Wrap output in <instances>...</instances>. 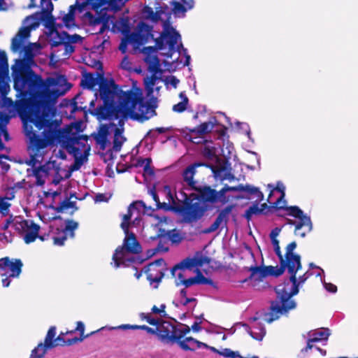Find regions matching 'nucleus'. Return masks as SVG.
Segmentation results:
<instances>
[{
    "instance_id": "obj_1",
    "label": "nucleus",
    "mask_w": 358,
    "mask_h": 358,
    "mask_svg": "<svg viewBox=\"0 0 358 358\" xmlns=\"http://www.w3.org/2000/svg\"><path fill=\"white\" fill-rule=\"evenodd\" d=\"M58 97L54 99L50 111L40 110V112L35 114L31 127L33 136H26L31 144V159L28 164L32 166L27 169V176L33 178L32 182L36 185H43L50 177L52 178V182L57 185L63 179V173L66 172L56 161H49L44 165L36 167L37 164L43 161L45 154L44 150L48 146L59 144L74 157L77 163H83L86 160L90 150L87 138L79 134L82 131V122L72 123L66 129H62L59 121L51 120L55 114V105Z\"/></svg>"
},
{
    "instance_id": "obj_2",
    "label": "nucleus",
    "mask_w": 358,
    "mask_h": 358,
    "mask_svg": "<svg viewBox=\"0 0 358 358\" xmlns=\"http://www.w3.org/2000/svg\"><path fill=\"white\" fill-rule=\"evenodd\" d=\"M101 94L105 107L116 119L129 117L143 122L155 115V107L144 101L142 90L136 85L124 91L114 81H106L101 86Z\"/></svg>"
},
{
    "instance_id": "obj_3",
    "label": "nucleus",
    "mask_w": 358,
    "mask_h": 358,
    "mask_svg": "<svg viewBox=\"0 0 358 358\" xmlns=\"http://www.w3.org/2000/svg\"><path fill=\"white\" fill-rule=\"evenodd\" d=\"M271 240L274 251L280 259V264L284 268H287L290 278L289 282L276 286L277 299L272 302L271 313L266 315L264 318V320L268 323H271L278 319L280 315L285 313L296 307V303L290 298L299 292V285L304 282L308 278V275L305 273L299 277V281L297 282L296 273L301 268V257L294 252L296 248V243L292 242L287 245L285 258H283L279 241L276 238H271Z\"/></svg>"
},
{
    "instance_id": "obj_4",
    "label": "nucleus",
    "mask_w": 358,
    "mask_h": 358,
    "mask_svg": "<svg viewBox=\"0 0 358 358\" xmlns=\"http://www.w3.org/2000/svg\"><path fill=\"white\" fill-rule=\"evenodd\" d=\"M142 206L143 203L141 201L130 204L127 213L123 217L121 227L124 231L125 238L122 247H118L113 256V261L115 268L131 266L136 261L134 255L138 254L141 251V245L136 240L134 234L129 232L128 228L129 225V221L132 218H134L133 224H139L141 214L138 207Z\"/></svg>"
},
{
    "instance_id": "obj_5",
    "label": "nucleus",
    "mask_w": 358,
    "mask_h": 358,
    "mask_svg": "<svg viewBox=\"0 0 358 358\" xmlns=\"http://www.w3.org/2000/svg\"><path fill=\"white\" fill-rule=\"evenodd\" d=\"M161 192L166 196L167 202L160 203L155 190L150 189L149 191L150 194L156 202L157 208L173 210L180 214L185 222H195L203 216L204 209L199 203L190 204L189 203V198L186 193L183 192L173 193L171 187L168 185H165Z\"/></svg>"
},
{
    "instance_id": "obj_6",
    "label": "nucleus",
    "mask_w": 358,
    "mask_h": 358,
    "mask_svg": "<svg viewBox=\"0 0 358 358\" xmlns=\"http://www.w3.org/2000/svg\"><path fill=\"white\" fill-rule=\"evenodd\" d=\"M241 191H246L251 194H257L258 200H263L264 195L262 192L257 188L248 185L245 187L241 185L238 186L230 187L225 185L220 191H216L210 187H203L201 189L200 194L203 199L207 202L214 204L224 205L230 200L231 196L228 194V192Z\"/></svg>"
},
{
    "instance_id": "obj_7",
    "label": "nucleus",
    "mask_w": 358,
    "mask_h": 358,
    "mask_svg": "<svg viewBox=\"0 0 358 358\" xmlns=\"http://www.w3.org/2000/svg\"><path fill=\"white\" fill-rule=\"evenodd\" d=\"M157 48L159 50L169 48L167 56L171 57L174 52H178L180 55H183L185 58L184 66H189L191 60L190 55L187 54L186 48L182 47L180 35L173 28L167 27L162 33L159 40L157 41Z\"/></svg>"
},
{
    "instance_id": "obj_8",
    "label": "nucleus",
    "mask_w": 358,
    "mask_h": 358,
    "mask_svg": "<svg viewBox=\"0 0 358 358\" xmlns=\"http://www.w3.org/2000/svg\"><path fill=\"white\" fill-rule=\"evenodd\" d=\"M6 227L12 228L21 234L27 244L34 242L37 238L42 241L45 240L44 236L39 235V225L31 220H26L22 217H10L7 220Z\"/></svg>"
},
{
    "instance_id": "obj_9",
    "label": "nucleus",
    "mask_w": 358,
    "mask_h": 358,
    "mask_svg": "<svg viewBox=\"0 0 358 358\" xmlns=\"http://www.w3.org/2000/svg\"><path fill=\"white\" fill-rule=\"evenodd\" d=\"M210 259L201 255H196L193 258H187L181 262L179 264L175 266L172 269V275L176 278V285H182L185 280L186 270L196 268V272H199V268L203 266H208Z\"/></svg>"
},
{
    "instance_id": "obj_10",
    "label": "nucleus",
    "mask_w": 358,
    "mask_h": 358,
    "mask_svg": "<svg viewBox=\"0 0 358 358\" xmlns=\"http://www.w3.org/2000/svg\"><path fill=\"white\" fill-rule=\"evenodd\" d=\"M56 334V329L55 327H52L48 331L46 335L44 344L40 343L38 346L32 350L31 358H41L45 355L46 350L48 348H51L57 345H63L64 344L71 345L73 344L78 341H83V338H73L69 339L68 341H64L62 336L59 335L55 341H53L54 337Z\"/></svg>"
},
{
    "instance_id": "obj_11",
    "label": "nucleus",
    "mask_w": 358,
    "mask_h": 358,
    "mask_svg": "<svg viewBox=\"0 0 358 358\" xmlns=\"http://www.w3.org/2000/svg\"><path fill=\"white\" fill-rule=\"evenodd\" d=\"M287 215L293 216L297 220L287 219V224H294V233L296 236L304 237L306 233L312 230L310 218L303 214V212L297 206H290L285 208Z\"/></svg>"
},
{
    "instance_id": "obj_12",
    "label": "nucleus",
    "mask_w": 358,
    "mask_h": 358,
    "mask_svg": "<svg viewBox=\"0 0 358 358\" xmlns=\"http://www.w3.org/2000/svg\"><path fill=\"white\" fill-rule=\"evenodd\" d=\"M83 38L78 34H73L67 38V41L52 48L51 61L62 60L68 58L75 50L73 44L82 42Z\"/></svg>"
},
{
    "instance_id": "obj_13",
    "label": "nucleus",
    "mask_w": 358,
    "mask_h": 358,
    "mask_svg": "<svg viewBox=\"0 0 358 358\" xmlns=\"http://www.w3.org/2000/svg\"><path fill=\"white\" fill-rule=\"evenodd\" d=\"M157 336L162 342L166 344L176 343L177 338H182V334H178L177 329L166 321H160L157 325Z\"/></svg>"
},
{
    "instance_id": "obj_14",
    "label": "nucleus",
    "mask_w": 358,
    "mask_h": 358,
    "mask_svg": "<svg viewBox=\"0 0 358 358\" xmlns=\"http://www.w3.org/2000/svg\"><path fill=\"white\" fill-rule=\"evenodd\" d=\"M23 264L20 259L8 257L1 258L0 259V275L12 278H17L21 271Z\"/></svg>"
},
{
    "instance_id": "obj_15",
    "label": "nucleus",
    "mask_w": 358,
    "mask_h": 358,
    "mask_svg": "<svg viewBox=\"0 0 358 358\" xmlns=\"http://www.w3.org/2000/svg\"><path fill=\"white\" fill-rule=\"evenodd\" d=\"M151 29L149 26L144 23H139L137 27V30L131 34L127 35L129 43L134 46V48H138L141 45L145 43L148 40L150 36Z\"/></svg>"
},
{
    "instance_id": "obj_16",
    "label": "nucleus",
    "mask_w": 358,
    "mask_h": 358,
    "mask_svg": "<svg viewBox=\"0 0 358 358\" xmlns=\"http://www.w3.org/2000/svg\"><path fill=\"white\" fill-rule=\"evenodd\" d=\"M210 167L213 173V176L216 180H233L235 177L231 172V168L229 164L222 160H217V162L214 164H208L206 165Z\"/></svg>"
},
{
    "instance_id": "obj_17",
    "label": "nucleus",
    "mask_w": 358,
    "mask_h": 358,
    "mask_svg": "<svg viewBox=\"0 0 358 358\" xmlns=\"http://www.w3.org/2000/svg\"><path fill=\"white\" fill-rule=\"evenodd\" d=\"M49 23L50 29L49 39L52 48H55L60 43L67 41V38H70L72 36L64 31H59V29L62 28V25L60 22H58L54 20H50Z\"/></svg>"
},
{
    "instance_id": "obj_18",
    "label": "nucleus",
    "mask_w": 358,
    "mask_h": 358,
    "mask_svg": "<svg viewBox=\"0 0 358 358\" xmlns=\"http://www.w3.org/2000/svg\"><path fill=\"white\" fill-rule=\"evenodd\" d=\"M164 264L163 259H158L145 267L144 271L147 273V278L151 284L153 282L158 283L161 281L164 276Z\"/></svg>"
},
{
    "instance_id": "obj_19",
    "label": "nucleus",
    "mask_w": 358,
    "mask_h": 358,
    "mask_svg": "<svg viewBox=\"0 0 358 358\" xmlns=\"http://www.w3.org/2000/svg\"><path fill=\"white\" fill-rule=\"evenodd\" d=\"M285 187L282 182H278L275 188H273L268 197V202L273 207L283 209L286 203L284 199Z\"/></svg>"
},
{
    "instance_id": "obj_20",
    "label": "nucleus",
    "mask_w": 358,
    "mask_h": 358,
    "mask_svg": "<svg viewBox=\"0 0 358 358\" xmlns=\"http://www.w3.org/2000/svg\"><path fill=\"white\" fill-rule=\"evenodd\" d=\"M143 52L147 55L145 58V62L148 65V71L152 74L160 75L162 73L160 62L156 55V48L152 47L145 48Z\"/></svg>"
},
{
    "instance_id": "obj_21",
    "label": "nucleus",
    "mask_w": 358,
    "mask_h": 358,
    "mask_svg": "<svg viewBox=\"0 0 358 358\" xmlns=\"http://www.w3.org/2000/svg\"><path fill=\"white\" fill-rule=\"evenodd\" d=\"M280 265V268L274 266H255L251 267L250 271L251 275L254 278H262L268 275L278 276L280 275L285 270Z\"/></svg>"
},
{
    "instance_id": "obj_22",
    "label": "nucleus",
    "mask_w": 358,
    "mask_h": 358,
    "mask_svg": "<svg viewBox=\"0 0 358 358\" xmlns=\"http://www.w3.org/2000/svg\"><path fill=\"white\" fill-rule=\"evenodd\" d=\"M79 1L78 0L74 6H71L69 13L62 17V21L63 24H61L62 27L64 26L67 29L75 27L76 26L75 22L76 11L82 12L86 6L91 5L87 3L88 0H86V2L83 4H80Z\"/></svg>"
},
{
    "instance_id": "obj_23",
    "label": "nucleus",
    "mask_w": 358,
    "mask_h": 358,
    "mask_svg": "<svg viewBox=\"0 0 358 358\" xmlns=\"http://www.w3.org/2000/svg\"><path fill=\"white\" fill-rule=\"evenodd\" d=\"M330 335L329 329L320 328L310 331L308 333L307 346L304 349L306 352L313 348V343L316 342L327 341Z\"/></svg>"
},
{
    "instance_id": "obj_24",
    "label": "nucleus",
    "mask_w": 358,
    "mask_h": 358,
    "mask_svg": "<svg viewBox=\"0 0 358 358\" xmlns=\"http://www.w3.org/2000/svg\"><path fill=\"white\" fill-rule=\"evenodd\" d=\"M83 21L91 26H99L96 34H103L108 27L103 16L94 15L90 12H86L83 16Z\"/></svg>"
},
{
    "instance_id": "obj_25",
    "label": "nucleus",
    "mask_w": 358,
    "mask_h": 358,
    "mask_svg": "<svg viewBox=\"0 0 358 358\" xmlns=\"http://www.w3.org/2000/svg\"><path fill=\"white\" fill-rule=\"evenodd\" d=\"M176 343H178L181 349L185 351H194L199 348H208L206 343L199 341L192 337H186L184 339L177 338Z\"/></svg>"
},
{
    "instance_id": "obj_26",
    "label": "nucleus",
    "mask_w": 358,
    "mask_h": 358,
    "mask_svg": "<svg viewBox=\"0 0 358 358\" xmlns=\"http://www.w3.org/2000/svg\"><path fill=\"white\" fill-rule=\"evenodd\" d=\"M106 81H114L113 80H107L104 79L103 77H94L92 74L87 73L84 75L82 81L81 85L84 88L87 89H93L96 85H99V95L101 98V86Z\"/></svg>"
},
{
    "instance_id": "obj_27",
    "label": "nucleus",
    "mask_w": 358,
    "mask_h": 358,
    "mask_svg": "<svg viewBox=\"0 0 358 358\" xmlns=\"http://www.w3.org/2000/svg\"><path fill=\"white\" fill-rule=\"evenodd\" d=\"M119 127H116L114 130L113 146V149L115 152L120 150L123 143L126 141V138L123 135L124 131V118L119 117Z\"/></svg>"
},
{
    "instance_id": "obj_28",
    "label": "nucleus",
    "mask_w": 358,
    "mask_h": 358,
    "mask_svg": "<svg viewBox=\"0 0 358 358\" xmlns=\"http://www.w3.org/2000/svg\"><path fill=\"white\" fill-rule=\"evenodd\" d=\"M112 125H101L98 131V133L95 135L94 138L96 144L99 146L101 150H106L108 145H110V142L108 140V135L109 129Z\"/></svg>"
},
{
    "instance_id": "obj_29",
    "label": "nucleus",
    "mask_w": 358,
    "mask_h": 358,
    "mask_svg": "<svg viewBox=\"0 0 358 358\" xmlns=\"http://www.w3.org/2000/svg\"><path fill=\"white\" fill-rule=\"evenodd\" d=\"M24 23L27 24V27L20 29L17 35L25 41L29 36L31 30L36 29L39 23L34 15L27 17Z\"/></svg>"
},
{
    "instance_id": "obj_30",
    "label": "nucleus",
    "mask_w": 358,
    "mask_h": 358,
    "mask_svg": "<svg viewBox=\"0 0 358 358\" xmlns=\"http://www.w3.org/2000/svg\"><path fill=\"white\" fill-rule=\"evenodd\" d=\"M87 3H90L92 8L97 13L99 9L101 11L115 9L117 0H88Z\"/></svg>"
},
{
    "instance_id": "obj_31",
    "label": "nucleus",
    "mask_w": 358,
    "mask_h": 358,
    "mask_svg": "<svg viewBox=\"0 0 358 358\" xmlns=\"http://www.w3.org/2000/svg\"><path fill=\"white\" fill-rule=\"evenodd\" d=\"M245 327V330L250 334V335L255 339L262 341L265 336L266 330L262 324L255 323L249 327L246 324H243Z\"/></svg>"
},
{
    "instance_id": "obj_32",
    "label": "nucleus",
    "mask_w": 358,
    "mask_h": 358,
    "mask_svg": "<svg viewBox=\"0 0 358 358\" xmlns=\"http://www.w3.org/2000/svg\"><path fill=\"white\" fill-rule=\"evenodd\" d=\"M78 227V223L74 221H67L64 231H63L64 235L61 237H55L54 243L57 245H63L64 241L66 240V234L70 233L71 236H73V230Z\"/></svg>"
},
{
    "instance_id": "obj_33",
    "label": "nucleus",
    "mask_w": 358,
    "mask_h": 358,
    "mask_svg": "<svg viewBox=\"0 0 358 358\" xmlns=\"http://www.w3.org/2000/svg\"><path fill=\"white\" fill-rule=\"evenodd\" d=\"M183 3H180L179 2H176L173 3V13L178 16H183L185 13L194 6V1L192 0H189L186 1L185 0H182Z\"/></svg>"
},
{
    "instance_id": "obj_34",
    "label": "nucleus",
    "mask_w": 358,
    "mask_h": 358,
    "mask_svg": "<svg viewBox=\"0 0 358 358\" xmlns=\"http://www.w3.org/2000/svg\"><path fill=\"white\" fill-rule=\"evenodd\" d=\"M231 210V207L222 210L218 215L215 222L210 227L208 231L213 232L217 230L222 224L226 222L227 217Z\"/></svg>"
},
{
    "instance_id": "obj_35",
    "label": "nucleus",
    "mask_w": 358,
    "mask_h": 358,
    "mask_svg": "<svg viewBox=\"0 0 358 358\" xmlns=\"http://www.w3.org/2000/svg\"><path fill=\"white\" fill-rule=\"evenodd\" d=\"M203 270L205 272H206V270L205 268H199V272L197 273V275L195 278H190L188 279H185L183 281V283L182 285H185V287H190L194 284H206L208 283V280L207 278H206L204 276L202 275L201 273V271Z\"/></svg>"
},
{
    "instance_id": "obj_36",
    "label": "nucleus",
    "mask_w": 358,
    "mask_h": 358,
    "mask_svg": "<svg viewBox=\"0 0 358 358\" xmlns=\"http://www.w3.org/2000/svg\"><path fill=\"white\" fill-rule=\"evenodd\" d=\"M176 306H189V308H194L196 306V299L194 298L187 297V293L185 289H182L176 299Z\"/></svg>"
},
{
    "instance_id": "obj_37",
    "label": "nucleus",
    "mask_w": 358,
    "mask_h": 358,
    "mask_svg": "<svg viewBox=\"0 0 358 358\" xmlns=\"http://www.w3.org/2000/svg\"><path fill=\"white\" fill-rule=\"evenodd\" d=\"M179 97L181 101L179 103L174 104L172 107V110L176 113H181L187 109L189 99L186 96L185 92H181L179 94Z\"/></svg>"
},
{
    "instance_id": "obj_38",
    "label": "nucleus",
    "mask_w": 358,
    "mask_h": 358,
    "mask_svg": "<svg viewBox=\"0 0 358 358\" xmlns=\"http://www.w3.org/2000/svg\"><path fill=\"white\" fill-rule=\"evenodd\" d=\"M204 165L202 163H196L193 165L189 166L183 172V178L185 182L189 185L193 183V178L195 174V169L198 166Z\"/></svg>"
},
{
    "instance_id": "obj_39",
    "label": "nucleus",
    "mask_w": 358,
    "mask_h": 358,
    "mask_svg": "<svg viewBox=\"0 0 358 358\" xmlns=\"http://www.w3.org/2000/svg\"><path fill=\"white\" fill-rule=\"evenodd\" d=\"M24 56L29 62H32L34 55L40 51V45L37 43H30L24 48Z\"/></svg>"
},
{
    "instance_id": "obj_40",
    "label": "nucleus",
    "mask_w": 358,
    "mask_h": 358,
    "mask_svg": "<svg viewBox=\"0 0 358 358\" xmlns=\"http://www.w3.org/2000/svg\"><path fill=\"white\" fill-rule=\"evenodd\" d=\"M206 145L203 149V154L204 157L208 159H210L214 162V163L217 162V160H220V159L217 155L216 148L210 146L209 145H213L212 143H206Z\"/></svg>"
},
{
    "instance_id": "obj_41",
    "label": "nucleus",
    "mask_w": 358,
    "mask_h": 358,
    "mask_svg": "<svg viewBox=\"0 0 358 358\" xmlns=\"http://www.w3.org/2000/svg\"><path fill=\"white\" fill-rule=\"evenodd\" d=\"M158 74H152L150 76H148L144 79V84L145 90L148 94H151L154 92V87L159 80Z\"/></svg>"
},
{
    "instance_id": "obj_42",
    "label": "nucleus",
    "mask_w": 358,
    "mask_h": 358,
    "mask_svg": "<svg viewBox=\"0 0 358 358\" xmlns=\"http://www.w3.org/2000/svg\"><path fill=\"white\" fill-rule=\"evenodd\" d=\"M142 13L145 19L150 20L153 22L158 21L161 17L160 12H154L152 8L149 6H145Z\"/></svg>"
},
{
    "instance_id": "obj_43",
    "label": "nucleus",
    "mask_w": 358,
    "mask_h": 358,
    "mask_svg": "<svg viewBox=\"0 0 358 358\" xmlns=\"http://www.w3.org/2000/svg\"><path fill=\"white\" fill-rule=\"evenodd\" d=\"M266 208V203L262 204L261 207H259L258 204H255L249 208L246 212V215L249 217L253 215L262 213Z\"/></svg>"
},
{
    "instance_id": "obj_44",
    "label": "nucleus",
    "mask_w": 358,
    "mask_h": 358,
    "mask_svg": "<svg viewBox=\"0 0 358 358\" xmlns=\"http://www.w3.org/2000/svg\"><path fill=\"white\" fill-rule=\"evenodd\" d=\"M148 222L152 227H155V229L161 231V226L163 224V223L166 222V220L165 217H160L157 215H152L150 217V220Z\"/></svg>"
},
{
    "instance_id": "obj_45",
    "label": "nucleus",
    "mask_w": 358,
    "mask_h": 358,
    "mask_svg": "<svg viewBox=\"0 0 358 358\" xmlns=\"http://www.w3.org/2000/svg\"><path fill=\"white\" fill-rule=\"evenodd\" d=\"M11 206L10 202L4 199L2 196H0V214L2 215H6L10 211V207Z\"/></svg>"
},
{
    "instance_id": "obj_46",
    "label": "nucleus",
    "mask_w": 358,
    "mask_h": 358,
    "mask_svg": "<svg viewBox=\"0 0 358 358\" xmlns=\"http://www.w3.org/2000/svg\"><path fill=\"white\" fill-rule=\"evenodd\" d=\"M213 351L218 353L220 355L224 357H229V358H236L238 357V353L237 352L232 351L229 348H225L221 351H219L215 348H212Z\"/></svg>"
},
{
    "instance_id": "obj_47",
    "label": "nucleus",
    "mask_w": 358,
    "mask_h": 358,
    "mask_svg": "<svg viewBox=\"0 0 358 358\" xmlns=\"http://www.w3.org/2000/svg\"><path fill=\"white\" fill-rule=\"evenodd\" d=\"M24 40L16 35L12 39L11 48L14 52L18 51L24 45Z\"/></svg>"
},
{
    "instance_id": "obj_48",
    "label": "nucleus",
    "mask_w": 358,
    "mask_h": 358,
    "mask_svg": "<svg viewBox=\"0 0 358 358\" xmlns=\"http://www.w3.org/2000/svg\"><path fill=\"white\" fill-rule=\"evenodd\" d=\"M140 317L143 320H146V322L152 325L157 326L161 321L159 319L153 317L151 313H141Z\"/></svg>"
},
{
    "instance_id": "obj_49",
    "label": "nucleus",
    "mask_w": 358,
    "mask_h": 358,
    "mask_svg": "<svg viewBox=\"0 0 358 358\" xmlns=\"http://www.w3.org/2000/svg\"><path fill=\"white\" fill-rule=\"evenodd\" d=\"M40 1V7L45 13H50L53 10V5L51 0H38Z\"/></svg>"
},
{
    "instance_id": "obj_50",
    "label": "nucleus",
    "mask_w": 358,
    "mask_h": 358,
    "mask_svg": "<svg viewBox=\"0 0 358 358\" xmlns=\"http://www.w3.org/2000/svg\"><path fill=\"white\" fill-rule=\"evenodd\" d=\"M73 207V202L70 201L69 199H65L57 206V210L58 212H64Z\"/></svg>"
},
{
    "instance_id": "obj_51",
    "label": "nucleus",
    "mask_w": 358,
    "mask_h": 358,
    "mask_svg": "<svg viewBox=\"0 0 358 358\" xmlns=\"http://www.w3.org/2000/svg\"><path fill=\"white\" fill-rule=\"evenodd\" d=\"M150 162H151V159L149 158L143 159L142 164L141 165L144 166V175L146 174V175L151 176L153 174V171L151 169V168L150 167Z\"/></svg>"
},
{
    "instance_id": "obj_52",
    "label": "nucleus",
    "mask_w": 358,
    "mask_h": 358,
    "mask_svg": "<svg viewBox=\"0 0 358 358\" xmlns=\"http://www.w3.org/2000/svg\"><path fill=\"white\" fill-rule=\"evenodd\" d=\"M165 83L167 85H171L173 87L176 88L179 83V80L176 77L171 76L166 78Z\"/></svg>"
},
{
    "instance_id": "obj_53",
    "label": "nucleus",
    "mask_w": 358,
    "mask_h": 358,
    "mask_svg": "<svg viewBox=\"0 0 358 358\" xmlns=\"http://www.w3.org/2000/svg\"><path fill=\"white\" fill-rule=\"evenodd\" d=\"M213 127V124L210 122H204L200 125L199 131L201 132L206 133L210 131Z\"/></svg>"
},
{
    "instance_id": "obj_54",
    "label": "nucleus",
    "mask_w": 358,
    "mask_h": 358,
    "mask_svg": "<svg viewBox=\"0 0 358 358\" xmlns=\"http://www.w3.org/2000/svg\"><path fill=\"white\" fill-rule=\"evenodd\" d=\"M322 282H323L324 288L329 292L335 293L337 291V287L336 285L331 284V283H327L324 280H322Z\"/></svg>"
},
{
    "instance_id": "obj_55",
    "label": "nucleus",
    "mask_w": 358,
    "mask_h": 358,
    "mask_svg": "<svg viewBox=\"0 0 358 358\" xmlns=\"http://www.w3.org/2000/svg\"><path fill=\"white\" fill-rule=\"evenodd\" d=\"M130 44L129 43L128 38L125 36L121 41L119 49L122 53H125L127 52V45Z\"/></svg>"
},
{
    "instance_id": "obj_56",
    "label": "nucleus",
    "mask_w": 358,
    "mask_h": 358,
    "mask_svg": "<svg viewBox=\"0 0 358 358\" xmlns=\"http://www.w3.org/2000/svg\"><path fill=\"white\" fill-rule=\"evenodd\" d=\"M121 67L125 70H131V64L127 57H124L121 62Z\"/></svg>"
},
{
    "instance_id": "obj_57",
    "label": "nucleus",
    "mask_w": 358,
    "mask_h": 358,
    "mask_svg": "<svg viewBox=\"0 0 358 358\" xmlns=\"http://www.w3.org/2000/svg\"><path fill=\"white\" fill-rule=\"evenodd\" d=\"M165 307L166 306L164 304H162L159 308L157 307L156 306H154L152 308V313H154V314L164 313H165V310H164Z\"/></svg>"
},
{
    "instance_id": "obj_58",
    "label": "nucleus",
    "mask_w": 358,
    "mask_h": 358,
    "mask_svg": "<svg viewBox=\"0 0 358 358\" xmlns=\"http://www.w3.org/2000/svg\"><path fill=\"white\" fill-rule=\"evenodd\" d=\"M4 199H6L7 201L10 202L15 198V194L13 190L9 191L6 193V195L3 196Z\"/></svg>"
},
{
    "instance_id": "obj_59",
    "label": "nucleus",
    "mask_w": 358,
    "mask_h": 358,
    "mask_svg": "<svg viewBox=\"0 0 358 358\" xmlns=\"http://www.w3.org/2000/svg\"><path fill=\"white\" fill-rule=\"evenodd\" d=\"M173 128L171 127H157L156 129V131H158L159 134H163L166 131H172Z\"/></svg>"
},
{
    "instance_id": "obj_60",
    "label": "nucleus",
    "mask_w": 358,
    "mask_h": 358,
    "mask_svg": "<svg viewBox=\"0 0 358 358\" xmlns=\"http://www.w3.org/2000/svg\"><path fill=\"white\" fill-rule=\"evenodd\" d=\"M76 330L80 331L81 333V334H83L84 333L85 326L82 322H77Z\"/></svg>"
},
{
    "instance_id": "obj_61",
    "label": "nucleus",
    "mask_w": 358,
    "mask_h": 358,
    "mask_svg": "<svg viewBox=\"0 0 358 358\" xmlns=\"http://www.w3.org/2000/svg\"><path fill=\"white\" fill-rule=\"evenodd\" d=\"M177 330H178V334H182V337H183L185 334H186L187 333H188L190 331V329L188 326H185L182 329H177Z\"/></svg>"
},
{
    "instance_id": "obj_62",
    "label": "nucleus",
    "mask_w": 358,
    "mask_h": 358,
    "mask_svg": "<svg viewBox=\"0 0 358 358\" xmlns=\"http://www.w3.org/2000/svg\"><path fill=\"white\" fill-rule=\"evenodd\" d=\"M280 231V229L275 228V229H273L271 233V238H276V237L279 234Z\"/></svg>"
},
{
    "instance_id": "obj_63",
    "label": "nucleus",
    "mask_w": 358,
    "mask_h": 358,
    "mask_svg": "<svg viewBox=\"0 0 358 358\" xmlns=\"http://www.w3.org/2000/svg\"><path fill=\"white\" fill-rule=\"evenodd\" d=\"M5 277H6V278H3V279L2 280V284H3V287H8V286H9V285H10V278L11 277H8V276H5Z\"/></svg>"
},
{
    "instance_id": "obj_64",
    "label": "nucleus",
    "mask_w": 358,
    "mask_h": 358,
    "mask_svg": "<svg viewBox=\"0 0 358 358\" xmlns=\"http://www.w3.org/2000/svg\"><path fill=\"white\" fill-rule=\"evenodd\" d=\"M192 329L195 332H199L201 328L197 322H194V324L192 326Z\"/></svg>"
}]
</instances>
